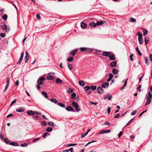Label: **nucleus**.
Segmentation results:
<instances>
[{"label": "nucleus", "mask_w": 152, "mask_h": 152, "mask_svg": "<svg viewBox=\"0 0 152 152\" xmlns=\"http://www.w3.org/2000/svg\"><path fill=\"white\" fill-rule=\"evenodd\" d=\"M80 51L83 52L91 53L94 50V49L93 48H87L82 47L80 48Z\"/></svg>", "instance_id": "1"}, {"label": "nucleus", "mask_w": 152, "mask_h": 152, "mask_svg": "<svg viewBox=\"0 0 152 152\" xmlns=\"http://www.w3.org/2000/svg\"><path fill=\"white\" fill-rule=\"evenodd\" d=\"M72 104L73 107L75 109L77 112H79L80 110V108H79V105L78 104L75 102H73L72 103Z\"/></svg>", "instance_id": "2"}, {"label": "nucleus", "mask_w": 152, "mask_h": 152, "mask_svg": "<svg viewBox=\"0 0 152 152\" xmlns=\"http://www.w3.org/2000/svg\"><path fill=\"white\" fill-rule=\"evenodd\" d=\"M45 80V78L44 77H41L39 78L37 81V84L39 85H42L44 83V81Z\"/></svg>", "instance_id": "3"}, {"label": "nucleus", "mask_w": 152, "mask_h": 152, "mask_svg": "<svg viewBox=\"0 0 152 152\" xmlns=\"http://www.w3.org/2000/svg\"><path fill=\"white\" fill-rule=\"evenodd\" d=\"M25 54L26 56L25 57V63H26L29 59V55L27 51L25 52Z\"/></svg>", "instance_id": "4"}, {"label": "nucleus", "mask_w": 152, "mask_h": 152, "mask_svg": "<svg viewBox=\"0 0 152 152\" xmlns=\"http://www.w3.org/2000/svg\"><path fill=\"white\" fill-rule=\"evenodd\" d=\"M110 132L111 131L110 130H103L99 131L98 133V134H100L104 133H110Z\"/></svg>", "instance_id": "5"}, {"label": "nucleus", "mask_w": 152, "mask_h": 152, "mask_svg": "<svg viewBox=\"0 0 152 152\" xmlns=\"http://www.w3.org/2000/svg\"><path fill=\"white\" fill-rule=\"evenodd\" d=\"M24 52H22L21 53L20 57L19 58V59L18 62L17 63V64H20L21 63L22 61L23 60V56H24Z\"/></svg>", "instance_id": "6"}, {"label": "nucleus", "mask_w": 152, "mask_h": 152, "mask_svg": "<svg viewBox=\"0 0 152 152\" xmlns=\"http://www.w3.org/2000/svg\"><path fill=\"white\" fill-rule=\"evenodd\" d=\"M77 49H75L74 50L71 51L70 53V55H72L73 56H74L76 53L77 52Z\"/></svg>", "instance_id": "7"}, {"label": "nucleus", "mask_w": 152, "mask_h": 152, "mask_svg": "<svg viewBox=\"0 0 152 152\" xmlns=\"http://www.w3.org/2000/svg\"><path fill=\"white\" fill-rule=\"evenodd\" d=\"M112 98V96L110 94H109L107 95L104 96V99H107L109 100H111Z\"/></svg>", "instance_id": "8"}, {"label": "nucleus", "mask_w": 152, "mask_h": 152, "mask_svg": "<svg viewBox=\"0 0 152 152\" xmlns=\"http://www.w3.org/2000/svg\"><path fill=\"white\" fill-rule=\"evenodd\" d=\"M53 74V75L55 74L54 73H50L48 74V75H49V76L47 77V78L48 80H51L54 79V78L51 75V74Z\"/></svg>", "instance_id": "9"}, {"label": "nucleus", "mask_w": 152, "mask_h": 152, "mask_svg": "<svg viewBox=\"0 0 152 152\" xmlns=\"http://www.w3.org/2000/svg\"><path fill=\"white\" fill-rule=\"evenodd\" d=\"M102 87H99L97 89V91L99 94H102L103 92V90L102 88Z\"/></svg>", "instance_id": "10"}, {"label": "nucleus", "mask_w": 152, "mask_h": 152, "mask_svg": "<svg viewBox=\"0 0 152 152\" xmlns=\"http://www.w3.org/2000/svg\"><path fill=\"white\" fill-rule=\"evenodd\" d=\"M111 53L109 52L104 51L102 53V55L104 56H109L111 55Z\"/></svg>", "instance_id": "11"}, {"label": "nucleus", "mask_w": 152, "mask_h": 152, "mask_svg": "<svg viewBox=\"0 0 152 152\" xmlns=\"http://www.w3.org/2000/svg\"><path fill=\"white\" fill-rule=\"evenodd\" d=\"M25 110V108L23 107H21L16 109V111L18 112L22 113Z\"/></svg>", "instance_id": "12"}, {"label": "nucleus", "mask_w": 152, "mask_h": 152, "mask_svg": "<svg viewBox=\"0 0 152 152\" xmlns=\"http://www.w3.org/2000/svg\"><path fill=\"white\" fill-rule=\"evenodd\" d=\"M66 109L67 111H72L73 112H75V110L71 106H68L66 108Z\"/></svg>", "instance_id": "13"}, {"label": "nucleus", "mask_w": 152, "mask_h": 152, "mask_svg": "<svg viewBox=\"0 0 152 152\" xmlns=\"http://www.w3.org/2000/svg\"><path fill=\"white\" fill-rule=\"evenodd\" d=\"M117 66V61H113L110 64V66L112 67H115Z\"/></svg>", "instance_id": "14"}, {"label": "nucleus", "mask_w": 152, "mask_h": 152, "mask_svg": "<svg viewBox=\"0 0 152 152\" xmlns=\"http://www.w3.org/2000/svg\"><path fill=\"white\" fill-rule=\"evenodd\" d=\"M109 85V83L107 82H106L102 85V87L103 88H106L108 87Z\"/></svg>", "instance_id": "15"}, {"label": "nucleus", "mask_w": 152, "mask_h": 152, "mask_svg": "<svg viewBox=\"0 0 152 152\" xmlns=\"http://www.w3.org/2000/svg\"><path fill=\"white\" fill-rule=\"evenodd\" d=\"M27 113L29 115L31 116L34 115V112L32 110H28L27 112Z\"/></svg>", "instance_id": "16"}, {"label": "nucleus", "mask_w": 152, "mask_h": 152, "mask_svg": "<svg viewBox=\"0 0 152 152\" xmlns=\"http://www.w3.org/2000/svg\"><path fill=\"white\" fill-rule=\"evenodd\" d=\"M151 101V99H149L148 98H146V101L145 104V106H146L150 103Z\"/></svg>", "instance_id": "17"}, {"label": "nucleus", "mask_w": 152, "mask_h": 152, "mask_svg": "<svg viewBox=\"0 0 152 152\" xmlns=\"http://www.w3.org/2000/svg\"><path fill=\"white\" fill-rule=\"evenodd\" d=\"M113 77V75L111 73H110L109 78L107 80V81L108 82L112 80Z\"/></svg>", "instance_id": "18"}, {"label": "nucleus", "mask_w": 152, "mask_h": 152, "mask_svg": "<svg viewBox=\"0 0 152 152\" xmlns=\"http://www.w3.org/2000/svg\"><path fill=\"white\" fill-rule=\"evenodd\" d=\"M81 27L83 29L87 27L86 24L84 23H81L80 24Z\"/></svg>", "instance_id": "19"}, {"label": "nucleus", "mask_w": 152, "mask_h": 152, "mask_svg": "<svg viewBox=\"0 0 152 152\" xmlns=\"http://www.w3.org/2000/svg\"><path fill=\"white\" fill-rule=\"evenodd\" d=\"M109 58L110 60L113 61L115 59V56L113 55H110L109 56Z\"/></svg>", "instance_id": "20"}, {"label": "nucleus", "mask_w": 152, "mask_h": 152, "mask_svg": "<svg viewBox=\"0 0 152 152\" xmlns=\"http://www.w3.org/2000/svg\"><path fill=\"white\" fill-rule=\"evenodd\" d=\"M144 41H145V45H146L148 43V42L149 41V37H145V38Z\"/></svg>", "instance_id": "21"}, {"label": "nucleus", "mask_w": 152, "mask_h": 152, "mask_svg": "<svg viewBox=\"0 0 152 152\" xmlns=\"http://www.w3.org/2000/svg\"><path fill=\"white\" fill-rule=\"evenodd\" d=\"M112 72L113 74L116 75L118 73V71L116 69H113L112 70Z\"/></svg>", "instance_id": "22"}, {"label": "nucleus", "mask_w": 152, "mask_h": 152, "mask_svg": "<svg viewBox=\"0 0 152 152\" xmlns=\"http://www.w3.org/2000/svg\"><path fill=\"white\" fill-rule=\"evenodd\" d=\"M79 83L80 85L82 86H85V83L83 80H79Z\"/></svg>", "instance_id": "23"}, {"label": "nucleus", "mask_w": 152, "mask_h": 152, "mask_svg": "<svg viewBox=\"0 0 152 152\" xmlns=\"http://www.w3.org/2000/svg\"><path fill=\"white\" fill-rule=\"evenodd\" d=\"M138 40L140 44H142L143 43V41L142 38V37H140L138 38Z\"/></svg>", "instance_id": "24"}, {"label": "nucleus", "mask_w": 152, "mask_h": 152, "mask_svg": "<svg viewBox=\"0 0 152 152\" xmlns=\"http://www.w3.org/2000/svg\"><path fill=\"white\" fill-rule=\"evenodd\" d=\"M62 82V80H61L59 78H57L56 81V83H61Z\"/></svg>", "instance_id": "25"}, {"label": "nucleus", "mask_w": 152, "mask_h": 152, "mask_svg": "<svg viewBox=\"0 0 152 152\" xmlns=\"http://www.w3.org/2000/svg\"><path fill=\"white\" fill-rule=\"evenodd\" d=\"M10 144L11 145L15 146H17L19 145V144L18 143L15 142H11L10 143Z\"/></svg>", "instance_id": "26"}, {"label": "nucleus", "mask_w": 152, "mask_h": 152, "mask_svg": "<svg viewBox=\"0 0 152 152\" xmlns=\"http://www.w3.org/2000/svg\"><path fill=\"white\" fill-rule=\"evenodd\" d=\"M42 95L44 96V97L45 98H47L48 97V96L46 93L45 91H42Z\"/></svg>", "instance_id": "27"}, {"label": "nucleus", "mask_w": 152, "mask_h": 152, "mask_svg": "<svg viewBox=\"0 0 152 152\" xmlns=\"http://www.w3.org/2000/svg\"><path fill=\"white\" fill-rule=\"evenodd\" d=\"M136 50L137 51L138 55L140 56L142 55V54L141 53L140 51L139 50V48L137 47L136 48Z\"/></svg>", "instance_id": "28"}, {"label": "nucleus", "mask_w": 152, "mask_h": 152, "mask_svg": "<svg viewBox=\"0 0 152 152\" xmlns=\"http://www.w3.org/2000/svg\"><path fill=\"white\" fill-rule=\"evenodd\" d=\"M7 26L4 23H3L2 25H1V26L3 30H4L5 28Z\"/></svg>", "instance_id": "29"}, {"label": "nucleus", "mask_w": 152, "mask_h": 152, "mask_svg": "<svg viewBox=\"0 0 152 152\" xmlns=\"http://www.w3.org/2000/svg\"><path fill=\"white\" fill-rule=\"evenodd\" d=\"M148 95L147 97V98H148L149 99H151L152 98V94H151V93L150 91L148 92Z\"/></svg>", "instance_id": "30"}, {"label": "nucleus", "mask_w": 152, "mask_h": 152, "mask_svg": "<svg viewBox=\"0 0 152 152\" xmlns=\"http://www.w3.org/2000/svg\"><path fill=\"white\" fill-rule=\"evenodd\" d=\"M57 104L59 106L63 108H65V105L62 103H58Z\"/></svg>", "instance_id": "31"}, {"label": "nucleus", "mask_w": 152, "mask_h": 152, "mask_svg": "<svg viewBox=\"0 0 152 152\" xmlns=\"http://www.w3.org/2000/svg\"><path fill=\"white\" fill-rule=\"evenodd\" d=\"M142 29L143 32V35L144 36H145L148 33V31L144 28H142Z\"/></svg>", "instance_id": "32"}, {"label": "nucleus", "mask_w": 152, "mask_h": 152, "mask_svg": "<svg viewBox=\"0 0 152 152\" xmlns=\"http://www.w3.org/2000/svg\"><path fill=\"white\" fill-rule=\"evenodd\" d=\"M103 24V22L102 21H97L96 23V25L99 26L102 25Z\"/></svg>", "instance_id": "33"}, {"label": "nucleus", "mask_w": 152, "mask_h": 152, "mask_svg": "<svg viewBox=\"0 0 152 152\" xmlns=\"http://www.w3.org/2000/svg\"><path fill=\"white\" fill-rule=\"evenodd\" d=\"M7 14H4L2 17V18L4 20H6L7 18Z\"/></svg>", "instance_id": "34"}, {"label": "nucleus", "mask_w": 152, "mask_h": 152, "mask_svg": "<svg viewBox=\"0 0 152 152\" xmlns=\"http://www.w3.org/2000/svg\"><path fill=\"white\" fill-rule=\"evenodd\" d=\"M89 25L90 26L93 27H96V23L94 22L90 23H89Z\"/></svg>", "instance_id": "35"}, {"label": "nucleus", "mask_w": 152, "mask_h": 152, "mask_svg": "<svg viewBox=\"0 0 152 152\" xmlns=\"http://www.w3.org/2000/svg\"><path fill=\"white\" fill-rule=\"evenodd\" d=\"M130 21L132 23H135L136 22V19L132 17L130 18Z\"/></svg>", "instance_id": "36"}, {"label": "nucleus", "mask_w": 152, "mask_h": 152, "mask_svg": "<svg viewBox=\"0 0 152 152\" xmlns=\"http://www.w3.org/2000/svg\"><path fill=\"white\" fill-rule=\"evenodd\" d=\"M48 124L50 126L54 127L55 126V124H54V123L52 122L49 121L48 123Z\"/></svg>", "instance_id": "37"}, {"label": "nucleus", "mask_w": 152, "mask_h": 152, "mask_svg": "<svg viewBox=\"0 0 152 152\" xmlns=\"http://www.w3.org/2000/svg\"><path fill=\"white\" fill-rule=\"evenodd\" d=\"M50 101L52 102H53L55 103H56L57 102V100L56 99H51Z\"/></svg>", "instance_id": "38"}, {"label": "nucleus", "mask_w": 152, "mask_h": 152, "mask_svg": "<svg viewBox=\"0 0 152 152\" xmlns=\"http://www.w3.org/2000/svg\"><path fill=\"white\" fill-rule=\"evenodd\" d=\"M77 144H76V143H75V144H67L66 145V146L69 147V146H73L75 145H76Z\"/></svg>", "instance_id": "39"}, {"label": "nucleus", "mask_w": 152, "mask_h": 152, "mask_svg": "<svg viewBox=\"0 0 152 152\" xmlns=\"http://www.w3.org/2000/svg\"><path fill=\"white\" fill-rule=\"evenodd\" d=\"M84 88L85 91H87L90 89V87L89 86H87L85 87Z\"/></svg>", "instance_id": "40"}, {"label": "nucleus", "mask_w": 152, "mask_h": 152, "mask_svg": "<svg viewBox=\"0 0 152 152\" xmlns=\"http://www.w3.org/2000/svg\"><path fill=\"white\" fill-rule=\"evenodd\" d=\"M53 130V129L51 127H48L46 129V131L47 132H50Z\"/></svg>", "instance_id": "41"}, {"label": "nucleus", "mask_w": 152, "mask_h": 152, "mask_svg": "<svg viewBox=\"0 0 152 152\" xmlns=\"http://www.w3.org/2000/svg\"><path fill=\"white\" fill-rule=\"evenodd\" d=\"M96 88L97 87L96 86H94L92 85L91 87L90 88H91L92 90L94 91L96 89Z\"/></svg>", "instance_id": "42"}, {"label": "nucleus", "mask_w": 152, "mask_h": 152, "mask_svg": "<svg viewBox=\"0 0 152 152\" xmlns=\"http://www.w3.org/2000/svg\"><path fill=\"white\" fill-rule=\"evenodd\" d=\"M49 135H50L49 133H48V132H46L45 133H44V135L43 136V137L44 138H45L47 136H49Z\"/></svg>", "instance_id": "43"}, {"label": "nucleus", "mask_w": 152, "mask_h": 152, "mask_svg": "<svg viewBox=\"0 0 152 152\" xmlns=\"http://www.w3.org/2000/svg\"><path fill=\"white\" fill-rule=\"evenodd\" d=\"M68 66L69 69L71 70L73 68L72 64H68Z\"/></svg>", "instance_id": "44"}, {"label": "nucleus", "mask_w": 152, "mask_h": 152, "mask_svg": "<svg viewBox=\"0 0 152 152\" xmlns=\"http://www.w3.org/2000/svg\"><path fill=\"white\" fill-rule=\"evenodd\" d=\"M76 94L75 93L73 92L72 93V98L73 99H75L76 98Z\"/></svg>", "instance_id": "45"}, {"label": "nucleus", "mask_w": 152, "mask_h": 152, "mask_svg": "<svg viewBox=\"0 0 152 152\" xmlns=\"http://www.w3.org/2000/svg\"><path fill=\"white\" fill-rule=\"evenodd\" d=\"M73 58L72 57H70L67 59V61H71L73 60Z\"/></svg>", "instance_id": "46"}, {"label": "nucleus", "mask_w": 152, "mask_h": 152, "mask_svg": "<svg viewBox=\"0 0 152 152\" xmlns=\"http://www.w3.org/2000/svg\"><path fill=\"white\" fill-rule=\"evenodd\" d=\"M145 63H146V64L147 65H148L149 63H148V58L145 57Z\"/></svg>", "instance_id": "47"}, {"label": "nucleus", "mask_w": 152, "mask_h": 152, "mask_svg": "<svg viewBox=\"0 0 152 152\" xmlns=\"http://www.w3.org/2000/svg\"><path fill=\"white\" fill-rule=\"evenodd\" d=\"M97 142V140H93L91 142H88V143L85 145V146H87V145H88L89 144H90V143H92V142Z\"/></svg>", "instance_id": "48"}, {"label": "nucleus", "mask_w": 152, "mask_h": 152, "mask_svg": "<svg viewBox=\"0 0 152 152\" xmlns=\"http://www.w3.org/2000/svg\"><path fill=\"white\" fill-rule=\"evenodd\" d=\"M5 31L7 32H9L10 31V28H9V27H7V26H6V27L5 28Z\"/></svg>", "instance_id": "49"}, {"label": "nucleus", "mask_w": 152, "mask_h": 152, "mask_svg": "<svg viewBox=\"0 0 152 152\" xmlns=\"http://www.w3.org/2000/svg\"><path fill=\"white\" fill-rule=\"evenodd\" d=\"M10 78L8 77L7 78V85H9L10 83Z\"/></svg>", "instance_id": "50"}, {"label": "nucleus", "mask_w": 152, "mask_h": 152, "mask_svg": "<svg viewBox=\"0 0 152 152\" xmlns=\"http://www.w3.org/2000/svg\"><path fill=\"white\" fill-rule=\"evenodd\" d=\"M40 139V137H38L37 138H34L33 139V141L34 142H35L36 141L39 140Z\"/></svg>", "instance_id": "51"}, {"label": "nucleus", "mask_w": 152, "mask_h": 152, "mask_svg": "<svg viewBox=\"0 0 152 152\" xmlns=\"http://www.w3.org/2000/svg\"><path fill=\"white\" fill-rule=\"evenodd\" d=\"M128 78H127V79H125L124 81H123V82H125V83L124 85V86H125V87L126 86V84H127V81L128 80Z\"/></svg>", "instance_id": "52"}, {"label": "nucleus", "mask_w": 152, "mask_h": 152, "mask_svg": "<svg viewBox=\"0 0 152 152\" xmlns=\"http://www.w3.org/2000/svg\"><path fill=\"white\" fill-rule=\"evenodd\" d=\"M137 112V111L136 110H135L134 111L131 112V115H135Z\"/></svg>", "instance_id": "53"}, {"label": "nucleus", "mask_w": 152, "mask_h": 152, "mask_svg": "<svg viewBox=\"0 0 152 152\" xmlns=\"http://www.w3.org/2000/svg\"><path fill=\"white\" fill-rule=\"evenodd\" d=\"M88 134V132H86V133H84L83 134L81 135V137L83 138L84 137L86 136Z\"/></svg>", "instance_id": "54"}, {"label": "nucleus", "mask_w": 152, "mask_h": 152, "mask_svg": "<svg viewBox=\"0 0 152 152\" xmlns=\"http://www.w3.org/2000/svg\"><path fill=\"white\" fill-rule=\"evenodd\" d=\"M41 125L42 126H45L46 125V123L44 121H42L41 122Z\"/></svg>", "instance_id": "55"}, {"label": "nucleus", "mask_w": 152, "mask_h": 152, "mask_svg": "<svg viewBox=\"0 0 152 152\" xmlns=\"http://www.w3.org/2000/svg\"><path fill=\"white\" fill-rule=\"evenodd\" d=\"M133 119H134V118H133L132 119H131L129 121V122L126 124V125L125 126H128L130 124L131 122L132 121V120H133Z\"/></svg>", "instance_id": "56"}, {"label": "nucleus", "mask_w": 152, "mask_h": 152, "mask_svg": "<svg viewBox=\"0 0 152 152\" xmlns=\"http://www.w3.org/2000/svg\"><path fill=\"white\" fill-rule=\"evenodd\" d=\"M137 35L138 36V38L140 37H142V34H141L140 31H139Z\"/></svg>", "instance_id": "57"}, {"label": "nucleus", "mask_w": 152, "mask_h": 152, "mask_svg": "<svg viewBox=\"0 0 152 152\" xmlns=\"http://www.w3.org/2000/svg\"><path fill=\"white\" fill-rule=\"evenodd\" d=\"M28 145L26 143H24L23 144H22L21 145V146L23 147H26Z\"/></svg>", "instance_id": "58"}, {"label": "nucleus", "mask_w": 152, "mask_h": 152, "mask_svg": "<svg viewBox=\"0 0 152 152\" xmlns=\"http://www.w3.org/2000/svg\"><path fill=\"white\" fill-rule=\"evenodd\" d=\"M0 36L2 37H4L5 36V34L3 33H1L0 34Z\"/></svg>", "instance_id": "59"}, {"label": "nucleus", "mask_w": 152, "mask_h": 152, "mask_svg": "<svg viewBox=\"0 0 152 152\" xmlns=\"http://www.w3.org/2000/svg\"><path fill=\"white\" fill-rule=\"evenodd\" d=\"M141 86L140 85L137 88L138 91L139 92H140L141 91Z\"/></svg>", "instance_id": "60"}, {"label": "nucleus", "mask_w": 152, "mask_h": 152, "mask_svg": "<svg viewBox=\"0 0 152 152\" xmlns=\"http://www.w3.org/2000/svg\"><path fill=\"white\" fill-rule=\"evenodd\" d=\"M133 56H134V55L133 54H131L130 56V58L131 61H133V59L132 57Z\"/></svg>", "instance_id": "61"}, {"label": "nucleus", "mask_w": 152, "mask_h": 152, "mask_svg": "<svg viewBox=\"0 0 152 152\" xmlns=\"http://www.w3.org/2000/svg\"><path fill=\"white\" fill-rule=\"evenodd\" d=\"M73 91V90L72 89H71V88H69L68 89V90L67 91L68 92V93H71Z\"/></svg>", "instance_id": "62"}, {"label": "nucleus", "mask_w": 152, "mask_h": 152, "mask_svg": "<svg viewBox=\"0 0 152 152\" xmlns=\"http://www.w3.org/2000/svg\"><path fill=\"white\" fill-rule=\"evenodd\" d=\"M19 82L18 80H16L15 83V86H17L19 85Z\"/></svg>", "instance_id": "63"}, {"label": "nucleus", "mask_w": 152, "mask_h": 152, "mask_svg": "<svg viewBox=\"0 0 152 152\" xmlns=\"http://www.w3.org/2000/svg\"><path fill=\"white\" fill-rule=\"evenodd\" d=\"M149 57L150 60L152 62V54H150L149 56Z\"/></svg>", "instance_id": "64"}]
</instances>
